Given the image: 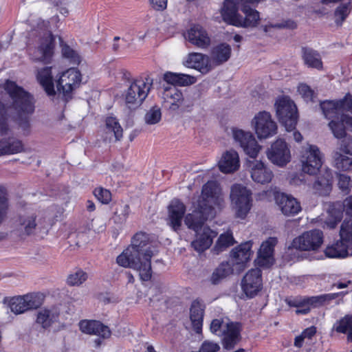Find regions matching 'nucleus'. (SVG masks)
I'll list each match as a JSON object with an SVG mask.
<instances>
[{
  "mask_svg": "<svg viewBox=\"0 0 352 352\" xmlns=\"http://www.w3.org/2000/svg\"><path fill=\"white\" fill-rule=\"evenodd\" d=\"M106 133L113 134L115 138V141H119L122 138V128L116 118H107Z\"/></svg>",
  "mask_w": 352,
  "mask_h": 352,
  "instance_id": "37998d69",
  "label": "nucleus"
},
{
  "mask_svg": "<svg viewBox=\"0 0 352 352\" xmlns=\"http://www.w3.org/2000/svg\"><path fill=\"white\" fill-rule=\"evenodd\" d=\"M351 2L350 1L345 3H341L336 9L334 14L335 16L337 18L336 19V23L337 25H341L343 21L346 19L351 11Z\"/></svg>",
  "mask_w": 352,
  "mask_h": 352,
  "instance_id": "3c124183",
  "label": "nucleus"
},
{
  "mask_svg": "<svg viewBox=\"0 0 352 352\" xmlns=\"http://www.w3.org/2000/svg\"><path fill=\"white\" fill-rule=\"evenodd\" d=\"M344 208L346 214L350 217H352V195L344 200Z\"/></svg>",
  "mask_w": 352,
  "mask_h": 352,
  "instance_id": "774afa93",
  "label": "nucleus"
},
{
  "mask_svg": "<svg viewBox=\"0 0 352 352\" xmlns=\"http://www.w3.org/2000/svg\"><path fill=\"white\" fill-rule=\"evenodd\" d=\"M331 186V176L327 175V177H318L314 184V188L316 190L322 189L328 190Z\"/></svg>",
  "mask_w": 352,
  "mask_h": 352,
  "instance_id": "bf43d9fd",
  "label": "nucleus"
},
{
  "mask_svg": "<svg viewBox=\"0 0 352 352\" xmlns=\"http://www.w3.org/2000/svg\"><path fill=\"white\" fill-rule=\"evenodd\" d=\"M190 319L193 330L197 333L202 331L204 309H190Z\"/></svg>",
  "mask_w": 352,
  "mask_h": 352,
  "instance_id": "49530a36",
  "label": "nucleus"
},
{
  "mask_svg": "<svg viewBox=\"0 0 352 352\" xmlns=\"http://www.w3.org/2000/svg\"><path fill=\"white\" fill-rule=\"evenodd\" d=\"M63 56L73 65H78L81 58L78 53L67 44L61 45Z\"/></svg>",
  "mask_w": 352,
  "mask_h": 352,
  "instance_id": "8fccbe9b",
  "label": "nucleus"
},
{
  "mask_svg": "<svg viewBox=\"0 0 352 352\" xmlns=\"http://www.w3.org/2000/svg\"><path fill=\"white\" fill-rule=\"evenodd\" d=\"M161 109L157 106L153 107L146 112L144 116L145 122L148 124H155L161 120Z\"/></svg>",
  "mask_w": 352,
  "mask_h": 352,
  "instance_id": "5fc2aeb1",
  "label": "nucleus"
},
{
  "mask_svg": "<svg viewBox=\"0 0 352 352\" xmlns=\"http://www.w3.org/2000/svg\"><path fill=\"white\" fill-rule=\"evenodd\" d=\"M196 82L195 77L178 73V78H177V85L179 86H188L194 84Z\"/></svg>",
  "mask_w": 352,
  "mask_h": 352,
  "instance_id": "680f3d73",
  "label": "nucleus"
},
{
  "mask_svg": "<svg viewBox=\"0 0 352 352\" xmlns=\"http://www.w3.org/2000/svg\"><path fill=\"white\" fill-rule=\"evenodd\" d=\"M232 135L245 154L252 158L256 157L261 147L258 144L252 133L242 129H233Z\"/></svg>",
  "mask_w": 352,
  "mask_h": 352,
  "instance_id": "4468645a",
  "label": "nucleus"
},
{
  "mask_svg": "<svg viewBox=\"0 0 352 352\" xmlns=\"http://www.w3.org/2000/svg\"><path fill=\"white\" fill-rule=\"evenodd\" d=\"M222 333V344L226 350H231L241 341L242 324L238 322H228Z\"/></svg>",
  "mask_w": 352,
  "mask_h": 352,
  "instance_id": "6ab92c4d",
  "label": "nucleus"
},
{
  "mask_svg": "<svg viewBox=\"0 0 352 352\" xmlns=\"http://www.w3.org/2000/svg\"><path fill=\"white\" fill-rule=\"evenodd\" d=\"M231 52V47L228 44L223 43L212 49L211 58L217 65H221L229 60Z\"/></svg>",
  "mask_w": 352,
  "mask_h": 352,
  "instance_id": "4c0bfd02",
  "label": "nucleus"
},
{
  "mask_svg": "<svg viewBox=\"0 0 352 352\" xmlns=\"http://www.w3.org/2000/svg\"><path fill=\"white\" fill-rule=\"evenodd\" d=\"M338 185L340 190L345 195L349 194L352 187L351 177L345 174H338Z\"/></svg>",
  "mask_w": 352,
  "mask_h": 352,
  "instance_id": "6e6d98bb",
  "label": "nucleus"
},
{
  "mask_svg": "<svg viewBox=\"0 0 352 352\" xmlns=\"http://www.w3.org/2000/svg\"><path fill=\"white\" fill-rule=\"evenodd\" d=\"M333 160L336 168L340 170H348L352 166V159L348 156L341 154L339 152H336L334 153Z\"/></svg>",
  "mask_w": 352,
  "mask_h": 352,
  "instance_id": "09e8293b",
  "label": "nucleus"
},
{
  "mask_svg": "<svg viewBox=\"0 0 352 352\" xmlns=\"http://www.w3.org/2000/svg\"><path fill=\"white\" fill-rule=\"evenodd\" d=\"M36 216L32 214L30 216H21L19 218L17 224V230L21 235H30L34 234L36 228Z\"/></svg>",
  "mask_w": 352,
  "mask_h": 352,
  "instance_id": "e433bc0d",
  "label": "nucleus"
},
{
  "mask_svg": "<svg viewBox=\"0 0 352 352\" xmlns=\"http://www.w3.org/2000/svg\"><path fill=\"white\" fill-rule=\"evenodd\" d=\"M52 1V3L54 4V6H57V7H60V12L63 14V15H66L68 14V10L65 8V7H63V6H65L67 2H68V0H51Z\"/></svg>",
  "mask_w": 352,
  "mask_h": 352,
  "instance_id": "338daca9",
  "label": "nucleus"
},
{
  "mask_svg": "<svg viewBox=\"0 0 352 352\" xmlns=\"http://www.w3.org/2000/svg\"><path fill=\"white\" fill-rule=\"evenodd\" d=\"M251 177L257 183L265 184L271 182L273 173L262 162H256L252 168Z\"/></svg>",
  "mask_w": 352,
  "mask_h": 352,
  "instance_id": "72a5a7b5",
  "label": "nucleus"
},
{
  "mask_svg": "<svg viewBox=\"0 0 352 352\" xmlns=\"http://www.w3.org/2000/svg\"><path fill=\"white\" fill-rule=\"evenodd\" d=\"M178 73L166 72L164 75V80L172 85H177Z\"/></svg>",
  "mask_w": 352,
  "mask_h": 352,
  "instance_id": "0e129e2a",
  "label": "nucleus"
},
{
  "mask_svg": "<svg viewBox=\"0 0 352 352\" xmlns=\"http://www.w3.org/2000/svg\"><path fill=\"white\" fill-rule=\"evenodd\" d=\"M153 8L157 10H163L166 8L167 0H149Z\"/></svg>",
  "mask_w": 352,
  "mask_h": 352,
  "instance_id": "69168bd1",
  "label": "nucleus"
},
{
  "mask_svg": "<svg viewBox=\"0 0 352 352\" xmlns=\"http://www.w3.org/2000/svg\"><path fill=\"white\" fill-rule=\"evenodd\" d=\"M45 295L41 292H31L24 295L4 297L2 303L7 308H41Z\"/></svg>",
  "mask_w": 352,
  "mask_h": 352,
  "instance_id": "423d86ee",
  "label": "nucleus"
},
{
  "mask_svg": "<svg viewBox=\"0 0 352 352\" xmlns=\"http://www.w3.org/2000/svg\"><path fill=\"white\" fill-rule=\"evenodd\" d=\"M164 106L168 109L175 111L179 109L184 102L182 91L175 86L166 88L163 94Z\"/></svg>",
  "mask_w": 352,
  "mask_h": 352,
  "instance_id": "c756f323",
  "label": "nucleus"
},
{
  "mask_svg": "<svg viewBox=\"0 0 352 352\" xmlns=\"http://www.w3.org/2000/svg\"><path fill=\"white\" fill-rule=\"evenodd\" d=\"M230 199L236 210V217L244 219L252 208V192L241 184L231 188Z\"/></svg>",
  "mask_w": 352,
  "mask_h": 352,
  "instance_id": "39448f33",
  "label": "nucleus"
},
{
  "mask_svg": "<svg viewBox=\"0 0 352 352\" xmlns=\"http://www.w3.org/2000/svg\"><path fill=\"white\" fill-rule=\"evenodd\" d=\"M241 5V10L245 16L241 15L236 27L239 28H254L256 27L260 21L259 12L252 8L257 4L260 0H238Z\"/></svg>",
  "mask_w": 352,
  "mask_h": 352,
  "instance_id": "ddd939ff",
  "label": "nucleus"
},
{
  "mask_svg": "<svg viewBox=\"0 0 352 352\" xmlns=\"http://www.w3.org/2000/svg\"><path fill=\"white\" fill-rule=\"evenodd\" d=\"M340 239L349 246L352 244V219H345L340 227Z\"/></svg>",
  "mask_w": 352,
  "mask_h": 352,
  "instance_id": "de8ad7c7",
  "label": "nucleus"
},
{
  "mask_svg": "<svg viewBox=\"0 0 352 352\" xmlns=\"http://www.w3.org/2000/svg\"><path fill=\"white\" fill-rule=\"evenodd\" d=\"M25 150L22 140L14 136L0 139V156L14 155Z\"/></svg>",
  "mask_w": 352,
  "mask_h": 352,
  "instance_id": "cd10ccee",
  "label": "nucleus"
},
{
  "mask_svg": "<svg viewBox=\"0 0 352 352\" xmlns=\"http://www.w3.org/2000/svg\"><path fill=\"white\" fill-rule=\"evenodd\" d=\"M222 201L217 182L209 181L203 186L201 198L199 201H204L207 207L214 208V206H220Z\"/></svg>",
  "mask_w": 352,
  "mask_h": 352,
  "instance_id": "aec40b11",
  "label": "nucleus"
},
{
  "mask_svg": "<svg viewBox=\"0 0 352 352\" xmlns=\"http://www.w3.org/2000/svg\"><path fill=\"white\" fill-rule=\"evenodd\" d=\"M232 271L233 269L229 262H222L213 271L210 280L212 285H217L221 280L232 274Z\"/></svg>",
  "mask_w": 352,
  "mask_h": 352,
  "instance_id": "58836bf2",
  "label": "nucleus"
},
{
  "mask_svg": "<svg viewBox=\"0 0 352 352\" xmlns=\"http://www.w3.org/2000/svg\"><path fill=\"white\" fill-rule=\"evenodd\" d=\"M217 233L209 227H204L201 231L196 232V239L192 241L191 246L198 252H203L208 249Z\"/></svg>",
  "mask_w": 352,
  "mask_h": 352,
  "instance_id": "5701e85b",
  "label": "nucleus"
},
{
  "mask_svg": "<svg viewBox=\"0 0 352 352\" xmlns=\"http://www.w3.org/2000/svg\"><path fill=\"white\" fill-rule=\"evenodd\" d=\"M55 47V39L52 32H49L41 39V44L37 49L38 56L36 60L44 64L52 62Z\"/></svg>",
  "mask_w": 352,
  "mask_h": 352,
  "instance_id": "4be33fe9",
  "label": "nucleus"
},
{
  "mask_svg": "<svg viewBox=\"0 0 352 352\" xmlns=\"http://www.w3.org/2000/svg\"><path fill=\"white\" fill-rule=\"evenodd\" d=\"M252 124L258 138L260 139L270 138L277 132L276 123L272 119L270 113L267 111H261L257 113Z\"/></svg>",
  "mask_w": 352,
  "mask_h": 352,
  "instance_id": "f8f14e48",
  "label": "nucleus"
},
{
  "mask_svg": "<svg viewBox=\"0 0 352 352\" xmlns=\"http://www.w3.org/2000/svg\"><path fill=\"white\" fill-rule=\"evenodd\" d=\"M82 76L80 71L71 67L63 72L56 81V89L63 100L67 102L69 101L76 90L80 85Z\"/></svg>",
  "mask_w": 352,
  "mask_h": 352,
  "instance_id": "7ed1b4c3",
  "label": "nucleus"
},
{
  "mask_svg": "<svg viewBox=\"0 0 352 352\" xmlns=\"http://www.w3.org/2000/svg\"><path fill=\"white\" fill-rule=\"evenodd\" d=\"M185 38L197 48L208 49L211 44V38L208 31L199 24H194L184 34Z\"/></svg>",
  "mask_w": 352,
  "mask_h": 352,
  "instance_id": "dca6fc26",
  "label": "nucleus"
},
{
  "mask_svg": "<svg viewBox=\"0 0 352 352\" xmlns=\"http://www.w3.org/2000/svg\"><path fill=\"white\" fill-rule=\"evenodd\" d=\"M336 331L347 333L348 340L352 342V316H346L335 325ZM352 352V351H351Z\"/></svg>",
  "mask_w": 352,
  "mask_h": 352,
  "instance_id": "a18cd8bd",
  "label": "nucleus"
},
{
  "mask_svg": "<svg viewBox=\"0 0 352 352\" xmlns=\"http://www.w3.org/2000/svg\"><path fill=\"white\" fill-rule=\"evenodd\" d=\"M135 254V252H131L128 248L117 257V263L120 266L137 270L140 279L143 281H148L151 278L152 274L150 271L147 272L146 267L143 266L141 258L138 257Z\"/></svg>",
  "mask_w": 352,
  "mask_h": 352,
  "instance_id": "9d476101",
  "label": "nucleus"
},
{
  "mask_svg": "<svg viewBox=\"0 0 352 352\" xmlns=\"http://www.w3.org/2000/svg\"><path fill=\"white\" fill-rule=\"evenodd\" d=\"M252 243L251 241L242 243L230 252L232 265H239L243 267V265L248 262L253 252L251 250Z\"/></svg>",
  "mask_w": 352,
  "mask_h": 352,
  "instance_id": "bb28decb",
  "label": "nucleus"
},
{
  "mask_svg": "<svg viewBox=\"0 0 352 352\" xmlns=\"http://www.w3.org/2000/svg\"><path fill=\"white\" fill-rule=\"evenodd\" d=\"M345 124L352 127V116L342 114L330 121L329 126L335 138L342 139L346 136Z\"/></svg>",
  "mask_w": 352,
  "mask_h": 352,
  "instance_id": "2f4dec72",
  "label": "nucleus"
},
{
  "mask_svg": "<svg viewBox=\"0 0 352 352\" xmlns=\"http://www.w3.org/2000/svg\"><path fill=\"white\" fill-rule=\"evenodd\" d=\"M79 327L82 333L97 336L94 340V346L96 348L100 347L104 340L110 338L111 336L109 327L98 320H81L79 322Z\"/></svg>",
  "mask_w": 352,
  "mask_h": 352,
  "instance_id": "1a4fd4ad",
  "label": "nucleus"
},
{
  "mask_svg": "<svg viewBox=\"0 0 352 352\" xmlns=\"http://www.w3.org/2000/svg\"><path fill=\"white\" fill-rule=\"evenodd\" d=\"M152 87L148 78L134 80L125 91L124 97L126 106L129 109L140 107L147 97Z\"/></svg>",
  "mask_w": 352,
  "mask_h": 352,
  "instance_id": "f03ea898",
  "label": "nucleus"
},
{
  "mask_svg": "<svg viewBox=\"0 0 352 352\" xmlns=\"http://www.w3.org/2000/svg\"><path fill=\"white\" fill-rule=\"evenodd\" d=\"M296 28V23L292 19L283 20L280 23H269L262 26L263 30L265 33L268 32L271 28L294 30Z\"/></svg>",
  "mask_w": 352,
  "mask_h": 352,
  "instance_id": "603ef678",
  "label": "nucleus"
},
{
  "mask_svg": "<svg viewBox=\"0 0 352 352\" xmlns=\"http://www.w3.org/2000/svg\"><path fill=\"white\" fill-rule=\"evenodd\" d=\"M276 202L280 210L285 215H295L301 210L300 203L296 199L291 196L282 194L276 198Z\"/></svg>",
  "mask_w": 352,
  "mask_h": 352,
  "instance_id": "7c9ffc66",
  "label": "nucleus"
},
{
  "mask_svg": "<svg viewBox=\"0 0 352 352\" xmlns=\"http://www.w3.org/2000/svg\"><path fill=\"white\" fill-rule=\"evenodd\" d=\"M129 250L141 258L143 266L152 274L151 259L157 250L149 243V236L144 232H137L131 239Z\"/></svg>",
  "mask_w": 352,
  "mask_h": 352,
  "instance_id": "f257e3e1",
  "label": "nucleus"
},
{
  "mask_svg": "<svg viewBox=\"0 0 352 352\" xmlns=\"http://www.w3.org/2000/svg\"><path fill=\"white\" fill-rule=\"evenodd\" d=\"M302 59L307 66L318 70L322 69V62L320 55L316 50L303 47H302Z\"/></svg>",
  "mask_w": 352,
  "mask_h": 352,
  "instance_id": "c9c22d12",
  "label": "nucleus"
},
{
  "mask_svg": "<svg viewBox=\"0 0 352 352\" xmlns=\"http://www.w3.org/2000/svg\"><path fill=\"white\" fill-rule=\"evenodd\" d=\"M268 159L278 166H285L291 160L289 148L285 141L278 139L267 151Z\"/></svg>",
  "mask_w": 352,
  "mask_h": 352,
  "instance_id": "2eb2a0df",
  "label": "nucleus"
},
{
  "mask_svg": "<svg viewBox=\"0 0 352 352\" xmlns=\"http://www.w3.org/2000/svg\"><path fill=\"white\" fill-rule=\"evenodd\" d=\"M184 66L198 70L201 74H207L211 70L208 56L198 52H191L183 61Z\"/></svg>",
  "mask_w": 352,
  "mask_h": 352,
  "instance_id": "412c9836",
  "label": "nucleus"
},
{
  "mask_svg": "<svg viewBox=\"0 0 352 352\" xmlns=\"http://www.w3.org/2000/svg\"><path fill=\"white\" fill-rule=\"evenodd\" d=\"M275 107L278 120L286 130L295 129L298 118L295 103L289 97L283 96L276 100Z\"/></svg>",
  "mask_w": 352,
  "mask_h": 352,
  "instance_id": "20e7f679",
  "label": "nucleus"
},
{
  "mask_svg": "<svg viewBox=\"0 0 352 352\" xmlns=\"http://www.w3.org/2000/svg\"><path fill=\"white\" fill-rule=\"evenodd\" d=\"M57 316L51 309H41L37 314L36 323L43 329H47L56 320Z\"/></svg>",
  "mask_w": 352,
  "mask_h": 352,
  "instance_id": "c03bdc74",
  "label": "nucleus"
},
{
  "mask_svg": "<svg viewBox=\"0 0 352 352\" xmlns=\"http://www.w3.org/2000/svg\"><path fill=\"white\" fill-rule=\"evenodd\" d=\"M339 101L342 102L341 104L342 112L344 110H346L352 113V96L350 94H347L344 98L339 100Z\"/></svg>",
  "mask_w": 352,
  "mask_h": 352,
  "instance_id": "e2e57ef3",
  "label": "nucleus"
},
{
  "mask_svg": "<svg viewBox=\"0 0 352 352\" xmlns=\"http://www.w3.org/2000/svg\"><path fill=\"white\" fill-rule=\"evenodd\" d=\"M323 243V232L314 229L305 232L293 239L291 247L300 251H316Z\"/></svg>",
  "mask_w": 352,
  "mask_h": 352,
  "instance_id": "6e6552de",
  "label": "nucleus"
},
{
  "mask_svg": "<svg viewBox=\"0 0 352 352\" xmlns=\"http://www.w3.org/2000/svg\"><path fill=\"white\" fill-rule=\"evenodd\" d=\"M94 193L97 199L102 204H107L111 200V193L107 189L98 188L94 190Z\"/></svg>",
  "mask_w": 352,
  "mask_h": 352,
  "instance_id": "13d9d810",
  "label": "nucleus"
},
{
  "mask_svg": "<svg viewBox=\"0 0 352 352\" xmlns=\"http://www.w3.org/2000/svg\"><path fill=\"white\" fill-rule=\"evenodd\" d=\"M343 294V292L325 294L315 296H297L289 297L285 299L287 305L290 307L300 308L309 306H322L327 301H330Z\"/></svg>",
  "mask_w": 352,
  "mask_h": 352,
  "instance_id": "9b49d317",
  "label": "nucleus"
},
{
  "mask_svg": "<svg viewBox=\"0 0 352 352\" xmlns=\"http://www.w3.org/2000/svg\"><path fill=\"white\" fill-rule=\"evenodd\" d=\"M241 5L238 0H225L221 9L223 20L228 24L236 26L241 15L238 13Z\"/></svg>",
  "mask_w": 352,
  "mask_h": 352,
  "instance_id": "a878e982",
  "label": "nucleus"
},
{
  "mask_svg": "<svg viewBox=\"0 0 352 352\" xmlns=\"http://www.w3.org/2000/svg\"><path fill=\"white\" fill-rule=\"evenodd\" d=\"M342 103L339 100H324L320 102V106L324 117L331 120L344 114L341 109Z\"/></svg>",
  "mask_w": 352,
  "mask_h": 352,
  "instance_id": "f704fd0d",
  "label": "nucleus"
},
{
  "mask_svg": "<svg viewBox=\"0 0 352 352\" xmlns=\"http://www.w3.org/2000/svg\"><path fill=\"white\" fill-rule=\"evenodd\" d=\"M227 322H226L223 318L212 320L210 326L211 333L216 336H221L226 329L225 325Z\"/></svg>",
  "mask_w": 352,
  "mask_h": 352,
  "instance_id": "4d7b16f0",
  "label": "nucleus"
},
{
  "mask_svg": "<svg viewBox=\"0 0 352 352\" xmlns=\"http://www.w3.org/2000/svg\"><path fill=\"white\" fill-rule=\"evenodd\" d=\"M262 287V272L258 268L249 270L241 281L242 290L249 298L256 296Z\"/></svg>",
  "mask_w": 352,
  "mask_h": 352,
  "instance_id": "a211bd4d",
  "label": "nucleus"
},
{
  "mask_svg": "<svg viewBox=\"0 0 352 352\" xmlns=\"http://www.w3.org/2000/svg\"><path fill=\"white\" fill-rule=\"evenodd\" d=\"M298 91L306 101H313L314 91L306 84H300Z\"/></svg>",
  "mask_w": 352,
  "mask_h": 352,
  "instance_id": "052dcab7",
  "label": "nucleus"
},
{
  "mask_svg": "<svg viewBox=\"0 0 352 352\" xmlns=\"http://www.w3.org/2000/svg\"><path fill=\"white\" fill-rule=\"evenodd\" d=\"M277 242L276 237H270L263 242L258 252V264L260 266L269 267L272 265L274 247Z\"/></svg>",
  "mask_w": 352,
  "mask_h": 352,
  "instance_id": "b1692460",
  "label": "nucleus"
},
{
  "mask_svg": "<svg viewBox=\"0 0 352 352\" xmlns=\"http://www.w3.org/2000/svg\"><path fill=\"white\" fill-rule=\"evenodd\" d=\"M186 212V206L179 199H173L168 206L169 225L177 231L182 226V221Z\"/></svg>",
  "mask_w": 352,
  "mask_h": 352,
  "instance_id": "393cba45",
  "label": "nucleus"
},
{
  "mask_svg": "<svg viewBox=\"0 0 352 352\" xmlns=\"http://www.w3.org/2000/svg\"><path fill=\"white\" fill-rule=\"evenodd\" d=\"M302 170L309 175L316 174L322 166V155L318 146L309 145L302 157Z\"/></svg>",
  "mask_w": 352,
  "mask_h": 352,
  "instance_id": "f3484780",
  "label": "nucleus"
},
{
  "mask_svg": "<svg viewBox=\"0 0 352 352\" xmlns=\"http://www.w3.org/2000/svg\"><path fill=\"white\" fill-rule=\"evenodd\" d=\"M113 221L116 224L122 225L124 223L130 213V207L128 204L124 203H119L116 205L114 209Z\"/></svg>",
  "mask_w": 352,
  "mask_h": 352,
  "instance_id": "a19ab883",
  "label": "nucleus"
},
{
  "mask_svg": "<svg viewBox=\"0 0 352 352\" xmlns=\"http://www.w3.org/2000/svg\"><path fill=\"white\" fill-rule=\"evenodd\" d=\"M219 170L223 173H231L239 168V157L236 151H226L219 162Z\"/></svg>",
  "mask_w": 352,
  "mask_h": 352,
  "instance_id": "c85d7f7f",
  "label": "nucleus"
},
{
  "mask_svg": "<svg viewBox=\"0 0 352 352\" xmlns=\"http://www.w3.org/2000/svg\"><path fill=\"white\" fill-rule=\"evenodd\" d=\"M349 245L341 240L340 242L327 247L324 254L329 258H344L348 256Z\"/></svg>",
  "mask_w": 352,
  "mask_h": 352,
  "instance_id": "ea45409f",
  "label": "nucleus"
},
{
  "mask_svg": "<svg viewBox=\"0 0 352 352\" xmlns=\"http://www.w3.org/2000/svg\"><path fill=\"white\" fill-rule=\"evenodd\" d=\"M216 214L215 208L207 207L204 201H199L198 207L184 219L187 227L195 232L201 231L206 220L212 219Z\"/></svg>",
  "mask_w": 352,
  "mask_h": 352,
  "instance_id": "0eeeda50",
  "label": "nucleus"
},
{
  "mask_svg": "<svg viewBox=\"0 0 352 352\" xmlns=\"http://www.w3.org/2000/svg\"><path fill=\"white\" fill-rule=\"evenodd\" d=\"M87 274L82 270H78L68 276L67 283L71 286H78L87 279Z\"/></svg>",
  "mask_w": 352,
  "mask_h": 352,
  "instance_id": "864d4df0",
  "label": "nucleus"
},
{
  "mask_svg": "<svg viewBox=\"0 0 352 352\" xmlns=\"http://www.w3.org/2000/svg\"><path fill=\"white\" fill-rule=\"evenodd\" d=\"M234 243V239L232 232H225L221 234L213 248V252L218 254L219 252L224 251L227 248Z\"/></svg>",
  "mask_w": 352,
  "mask_h": 352,
  "instance_id": "79ce46f5",
  "label": "nucleus"
},
{
  "mask_svg": "<svg viewBox=\"0 0 352 352\" xmlns=\"http://www.w3.org/2000/svg\"><path fill=\"white\" fill-rule=\"evenodd\" d=\"M36 78L49 96H54L56 94L53 78L52 74V67H45L38 71Z\"/></svg>",
  "mask_w": 352,
  "mask_h": 352,
  "instance_id": "473e14b6",
  "label": "nucleus"
}]
</instances>
